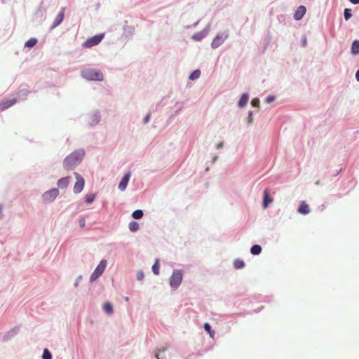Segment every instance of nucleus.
I'll list each match as a JSON object with an SVG mask.
<instances>
[{"label": "nucleus", "instance_id": "obj_1", "mask_svg": "<svg viewBox=\"0 0 359 359\" xmlns=\"http://www.w3.org/2000/svg\"><path fill=\"white\" fill-rule=\"evenodd\" d=\"M85 151L83 149L76 150L67 156L64 161L63 166L67 170L74 169L83 160Z\"/></svg>", "mask_w": 359, "mask_h": 359}, {"label": "nucleus", "instance_id": "obj_2", "mask_svg": "<svg viewBox=\"0 0 359 359\" xmlns=\"http://www.w3.org/2000/svg\"><path fill=\"white\" fill-rule=\"evenodd\" d=\"M82 76L89 81H102L104 79L102 72L96 69L88 68L81 72Z\"/></svg>", "mask_w": 359, "mask_h": 359}, {"label": "nucleus", "instance_id": "obj_3", "mask_svg": "<svg viewBox=\"0 0 359 359\" xmlns=\"http://www.w3.org/2000/svg\"><path fill=\"white\" fill-rule=\"evenodd\" d=\"M182 277L183 273L181 270L174 271L170 278V285L171 287L177 289L182 283Z\"/></svg>", "mask_w": 359, "mask_h": 359}, {"label": "nucleus", "instance_id": "obj_4", "mask_svg": "<svg viewBox=\"0 0 359 359\" xmlns=\"http://www.w3.org/2000/svg\"><path fill=\"white\" fill-rule=\"evenodd\" d=\"M107 266V261L102 259L90 276V280L94 281L98 278L104 271Z\"/></svg>", "mask_w": 359, "mask_h": 359}, {"label": "nucleus", "instance_id": "obj_5", "mask_svg": "<svg viewBox=\"0 0 359 359\" xmlns=\"http://www.w3.org/2000/svg\"><path fill=\"white\" fill-rule=\"evenodd\" d=\"M104 34H97V35H95L93 36V37L88 39V40H86L83 44V46L85 47V48H91L94 46H96L97 44H99L101 41L104 38Z\"/></svg>", "mask_w": 359, "mask_h": 359}, {"label": "nucleus", "instance_id": "obj_6", "mask_svg": "<svg viewBox=\"0 0 359 359\" xmlns=\"http://www.w3.org/2000/svg\"><path fill=\"white\" fill-rule=\"evenodd\" d=\"M74 174L76 179V182L74 186V192L75 194H79L83 189L85 181L78 172H74Z\"/></svg>", "mask_w": 359, "mask_h": 359}, {"label": "nucleus", "instance_id": "obj_7", "mask_svg": "<svg viewBox=\"0 0 359 359\" xmlns=\"http://www.w3.org/2000/svg\"><path fill=\"white\" fill-rule=\"evenodd\" d=\"M59 194V191L57 189H52L47 191H46L43 194V199L46 202L53 201Z\"/></svg>", "mask_w": 359, "mask_h": 359}, {"label": "nucleus", "instance_id": "obj_8", "mask_svg": "<svg viewBox=\"0 0 359 359\" xmlns=\"http://www.w3.org/2000/svg\"><path fill=\"white\" fill-rule=\"evenodd\" d=\"M228 34L225 33L219 34L216 36L211 43V46L213 48H216L222 45L224 41L227 39Z\"/></svg>", "mask_w": 359, "mask_h": 359}, {"label": "nucleus", "instance_id": "obj_9", "mask_svg": "<svg viewBox=\"0 0 359 359\" xmlns=\"http://www.w3.org/2000/svg\"><path fill=\"white\" fill-rule=\"evenodd\" d=\"M65 8H62L60 13L57 14L55 19L54 24L52 25L51 29L55 28L58 26L64 20Z\"/></svg>", "mask_w": 359, "mask_h": 359}, {"label": "nucleus", "instance_id": "obj_10", "mask_svg": "<svg viewBox=\"0 0 359 359\" xmlns=\"http://www.w3.org/2000/svg\"><path fill=\"white\" fill-rule=\"evenodd\" d=\"M306 7L304 6H300L297 8V10L294 14V18L297 20H301L306 13Z\"/></svg>", "mask_w": 359, "mask_h": 359}, {"label": "nucleus", "instance_id": "obj_11", "mask_svg": "<svg viewBox=\"0 0 359 359\" xmlns=\"http://www.w3.org/2000/svg\"><path fill=\"white\" fill-rule=\"evenodd\" d=\"M15 102H16L15 99L7 100L2 101L1 102H0V110L4 111V110L8 109V107H11L14 104H15Z\"/></svg>", "mask_w": 359, "mask_h": 359}, {"label": "nucleus", "instance_id": "obj_12", "mask_svg": "<svg viewBox=\"0 0 359 359\" xmlns=\"http://www.w3.org/2000/svg\"><path fill=\"white\" fill-rule=\"evenodd\" d=\"M70 180V177H62L57 181V185L60 189H65L68 187Z\"/></svg>", "mask_w": 359, "mask_h": 359}, {"label": "nucleus", "instance_id": "obj_13", "mask_svg": "<svg viewBox=\"0 0 359 359\" xmlns=\"http://www.w3.org/2000/svg\"><path fill=\"white\" fill-rule=\"evenodd\" d=\"M130 175V173H126L124 177L122 178L121 181L118 184V188L120 190L123 191L126 189L128 182L129 181Z\"/></svg>", "mask_w": 359, "mask_h": 359}, {"label": "nucleus", "instance_id": "obj_14", "mask_svg": "<svg viewBox=\"0 0 359 359\" xmlns=\"http://www.w3.org/2000/svg\"><path fill=\"white\" fill-rule=\"evenodd\" d=\"M298 212L300 214L303 215L309 214L310 212V208L309 205L305 201L301 202L300 205L298 208Z\"/></svg>", "mask_w": 359, "mask_h": 359}, {"label": "nucleus", "instance_id": "obj_15", "mask_svg": "<svg viewBox=\"0 0 359 359\" xmlns=\"http://www.w3.org/2000/svg\"><path fill=\"white\" fill-rule=\"evenodd\" d=\"M264 201H263V206L264 208H267L269 204L272 201L271 198L269 196V191L267 189L264 190Z\"/></svg>", "mask_w": 359, "mask_h": 359}, {"label": "nucleus", "instance_id": "obj_16", "mask_svg": "<svg viewBox=\"0 0 359 359\" xmlns=\"http://www.w3.org/2000/svg\"><path fill=\"white\" fill-rule=\"evenodd\" d=\"M249 96L248 94H243L238 101V105L243 107L248 102Z\"/></svg>", "mask_w": 359, "mask_h": 359}, {"label": "nucleus", "instance_id": "obj_17", "mask_svg": "<svg viewBox=\"0 0 359 359\" xmlns=\"http://www.w3.org/2000/svg\"><path fill=\"white\" fill-rule=\"evenodd\" d=\"M351 53L353 55L359 53V41L355 40L353 42L351 46Z\"/></svg>", "mask_w": 359, "mask_h": 359}, {"label": "nucleus", "instance_id": "obj_18", "mask_svg": "<svg viewBox=\"0 0 359 359\" xmlns=\"http://www.w3.org/2000/svg\"><path fill=\"white\" fill-rule=\"evenodd\" d=\"M103 310L107 313L109 315H111L113 313V305L109 302H106L103 305Z\"/></svg>", "mask_w": 359, "mask_h": 359}, {"label": "nucleus", "instance_id": "obj_19", "mask_svg": "<svg viewBox=\"0 0 359 359\" xmlns=\"http://www.w3.org/2000/svg\"><path fill=\"white\" fill-rule=\"evenodd\" d=\"M261 252L262 247L259 245H254L250 249V252L255 255H259Z\"/></svg>", "mask_w": 359, "mask_h": 359}, {"label": "nucleus", "instance_id": "obj_20", "mask_svg": "<svg viewBox=\"0 0 359 359\" xmlns=\"http://www.w3.org/2000/svg\"><path fill=\"white\" fill-rule=\"evenodd\" d=\"M233 266L236 269H241L244 267L245 263L243 260L237 259L234 261Z\"/></svg>", "mask_w": 359, "mask_h": 359}, {"label": "nucleus", "instance_id": "obj_21", "mask_svg": "<svg viewBox=\"0 0 359 359\" xmlns=\"http://www.w3.org/2000/svg\"><path fill=\"white\" fill-rule=\"evenodd\" d=\"M205 330L209 334L210 337L213 338L215 335V331L212 330L211 327L209 323H205L204 324Z\"/></svg>", "mask_w": 359, "mask_h": 359}, {"label": "nucleus", "instance_id": "obj_22", "mask_svg": "<svg viewBox=\"0 0 359 359\" xmlns=\"http://www.w3.org/2000/svg\"><path fill=\"white\" fill-rule=\"evenodd\" d=\"M129 229L132 232H135L139 229V224L137 222H131L129 224Z\"/></svg>", "mask_w": 359, "mask_h": 359}, {"label": "nucleus", "instance_id": "obj_23", "mask_svg": "<svg viewBox=\"0 0 359 359\" xmlns=\"http://www.w3.org/2000/svg\"><path fill=\"white\" fill-rule=\"evenodd\" d=\"M37 43V40L35 38H32L29 39L26 43L25 46L28 48L34 47Z\"/></svg>", "mask_w": 359, "mask_h": 359}, {"label": "nucleus", "instance_id": "obj_24", "mask_svg": "<svg viewBox=\"0 0 359 359\" xmlns=\"http://www.w3.org/2000/svg\"><path fill=\"white\" fill-rule=\"evenodd\" d=\"M132 216L135 219H141L143 216V212L141 210H135L133 212Z\"/></svg>", "mask_w": 359, "mask_h": 359}, {"label": "nucleus", "instance_id": "obj_25", "mask_svg": "<svg viewBox=\"0 0 359 359\" xmlns=\"http://www.w3.org/2000/svg\"><path fill=\"white\" fill-rule=\"evenodd\" d=\"M95 198V194H87L86 196V202L88 204H90V203H92L94 201Z\"/></svg>", "mask_w": 359, "mask_h": 359}, {"label": "nucleus", "instance_id": "obj_26", "mask_svg": "<svg viewBox=\"0 0 359 359\" xmlns=\"http://www.w3.org/2000/svg\"><path fill=\"white\" fill-rule=\"evenodd\" d=\"M152 271L155 275L159 274V261L157 259L154 264L152 266Z\"/></svg>", "mask_w": 359, "mask_h": 359}, {"label": "nucleus", "instance_id": "obj_27", "mask_svg": "<svg viewBox=\"0 0 359 359\" xmlns=\"http://www.w3.org/2000/svg\"><path fill=\"white\" fill-rule=\"evenodd\" d=\"M200 75H201V72H200V70L197 69L191 74V75L189 76V79L191 80H194V79H198Z\"/></svg>", "mask_w": 359, "mask_h": 359}, {"label": "nucleus", "instance_id": "obj_28", "mask_svg": "<svg viewBox=\"0 0 359 359\" xmlns=\"http://www.w3.org/2000/svg\"><path fill=\"white\" fill-rule=\"evenodd\" d=\"M43 359H52V355L50 352L47 349H44L42 355Z\"/></svg>", "mask_w": 359, "mask_h": 359}, {"label": "nucleus", "instance_id": "obj_29", "mask_svg": "<svg viewBox=\"0 0 359 359\" xmlns=\"http://www.w3.org/2000/svg\"><path fill=\"white\" fill-rule=\"evenodd\" d=\"M351 10L349 8H346L344 10V18L348 20L351 17Z\"/></svg>", "mask_w": 359, "mask_h": 359}, {"label": "nucleus", "instance_id": "obj_30", "mask_svg": "<svg viewBox=\"0 0 359 359\" xmlns=\"http://www.w3.org/2000/svg\"><path fill=\"white\" fill-rule=\"evenodd\" d=\"M253 107H258L259 104V100L258 98H253L251 102Z\"/></svg>", "mask_w": 359, "mask_h": 359}, {"label": "nucleus", "instance_id": "obj_31", "mask_svg": "<svg viewBox=\"0 0 359 359\" xmlns=\"http://www.w3.org/2000/svg\"><path fill=\"white\" fill-rule=\"evenodd\" d=\"M204 35H202L201 34H196L192 36V39L196 41H200Z\"/></svg>", "mask_w": 359, "mask_h": 359}, {"label": "nucleus", "instance_id": "obj_32", "mask_svg": "<svg viewBox=\"0 0 359 359\" xmlns=\"http://www.w3.org/2000/svg\"><path fill=\"white\" fill-rule=\"evenodd\" d=\"M144 277V272L142 271H140L137 273V278L138 280H142Z\"/></svg>", "mask_w": 359, "mask_h": 359}, {"label": "nucleus", "instance_id": "obj_33", "mask_svg": "<svg viewBox=\"0 0 359 359\" xmlns=\"http://www.w3.org/2000/svg\"><path fill=\"white\" fill-rule=\"evenodd\" d=\"M274 100H275V97L273 96H268L266 98V102L267 103H271V102H273Z\"/></svg>", "mask_w": 359, "mask_h": 359}, {"label": "nucleus", "instance_id": "obj_34", "mask_svg": "<svg viewBox=\"0 0 359 359\" xmlns=\"http://www.w3.org/2000/svg\"><path fill=\"white\" fill-rule=\"evenodd\" d=\"M85 223H86V222H85V219H81L79 220V224H80V226H81V227H83V226H85Z\"/></svg>", "mask_w": 359, "mask_h": 359}, {"label": "nucleus", "instance_id": "obj_35", "mask_svg": "<svg viewBox=\"0 0 359 359\" xmlns=\"http://www.w3.org/2000/svg\"><path fill=\"white\" fill-rule=\"evenodd\" d=\"M149 118H150V115L149 114L145 116V118H144V122L147 123L149 121Z\"/></svg>", "mask_w": 359, "mask_h": 359}, {"label": "nucleus", "instance_id": "obj_36", "mask_svg": "<svg viewBox=\"0 0 359 359\" xmlns=\"http://www.w3.org/2000/svg\"><path fill=\"white\" fill-rule=\"evenodd\" d=\"M353 4H359V0H349Z\"/></svg>", "mask_w": 359, "mask_h": 359}, {"label": "nucleus", "instance_id": "obj_37", "mask_svg": "<svg viewBox=\"0 0 359 359\" xmlns=\"http://www.w3.org/2000/svg\"><path fill=\"white\" fill-rule=\"evenodd\" d=\"M355 78L357 81H359V69L356 72Z\"/></svg>", "mask_w": 359, "mask_h": 359}, {"label": "nucleus", "instance_id": "obj_38", "mask_svg": "<svg viewBox=\"0 0 359 359\" xmlns=\"http://www.w3.org/2000/svg\"><path fill=\"white\" fill-rule=\"evenodd\" d=\"M222 147H223V144L222 142L217 144V149L222 148Z\"/></svg>", "mask_w": 359, "mask_h": 359}, {"label": "nucleus", "instance_id": "obj_39", "mask_svg": "<svg viewBox=\"0 0 359 359\" xmlns=\"http://www.w3.org/2000/svg\"><path fill=\"white\" fill-rule=\"evenodd\" d=\"M248 118H249L250 122H251V121H252V112H251V111H250V113H249V117H248Z\"/></svg>", "mask_w": 359, "mask_h": 359}, {"label": "nucleus", "instance_id": "obj_40", "mask_svg": "<svg viewBox=\"0 0 359 359\" xmlns=\"http://www.w3.org/2000/svg\"><path fill=\"white\" fill-rule=\"evenodd\" d=\"M155 356H156V359H158V353H156Z\"/></svg>", "mask_w": 359, "mask_h": 359}, {"label": "nucleus", "instance_id": "obj_41", "mask_svg": "<svg viewBox=\"0 0 359 359\" xmlns=\"http://www.w3.org/2000/svg\"><path fill=\"white\" fill-rule=\"evenodd\" d=\"M125 299H126V301H128L129 299H128V297H126Z\"/></svg>", "mask_w": 359, "mask_h": 359}]
</instances>
